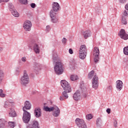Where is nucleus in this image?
<instances>
[{"instance_id": "21", "label": "nucleus", "mask_w": 128, "mask_h": 128, "mask_svg": "<svg viewBox=\"0 0 128 128\" xmlns=\"http://www.w3.org/2000/svg\"><path fill=\"white\" fill-rule=\"evenodd\" d=\"M40 70V65L38 64H36L34 66V72L36 74H38Z\"/></svg>"}, {"instance_id": "35", "label": "nucleus", "mask_w": 128, "mask_h": 128, "mask_svg": "<svg viewBox=\"0 0 128 128\" xmlns=\"http://www.w3.org/2000/svg\"><path fill=\"white\" fill-rule=\"evenodd\" d=\"M122 22L123 24H128L126 22V18L124 16L122 17Z\"/></svg>"}, {"instance_id": "23", "label": "nucleus", "mask_w": 128, "mask_h": 128, "mask_svg": "<svg viewBox=\"0 0 128 128\" xmlns=\"http://www.w3.org/2000/svg\"><path fill=\"white\" fill-rule=\"evenodd\" d=\"M86 56V52H79V58L80 60H84Z\"/></svg>"}, {"instance_id": "9", "label": "nucleus", "mask_w": 128, "mask_h": 128, "mask_svg": "<svg viewBox=\"0 0 128 128\" xmlns=\"http://www.w3.org/2000/svg\"><path fill=\"white\" fill-rule=\"evenodd\" d=\"M75 122L76 126H78L80 128H86V124L83 120L76 118Z\"/></svg>"}, {"instance_id": "8", "label": "nucleus", "mask_w": 128, "mask_h": 128, "mask_svg": "<svg viewBox=\"0 0 128 128\" xmlns=\"http://www.w3.org/2000/svg\"><path fill=\"white\" fill-rule=\"evenodd\" d=\"M50 16L51 18V22L54 24L58 22V17L56 16V13L54 10H51L50 12Z\"/></svg>"}, {"instance_id": "12", "label": "nucleus", "mask_w": 128, "mask_h": 128, "mask_svg": "<svg viewBox=\"0 0 128 128\" xmlns=\"http://www.w3.org/2000/svg\"><path fill=\"white\" fill-rule=\"evenodd\" d=\"M26 128H40V124L38 121L34 120L32 124H28Z\"/></svg>"}, {"instance_id": "36", "label": "nucleus", "mask_w": 128, "mask_h": 128, "mask_svg": "<svg viewBox=\"0 0 128 128\" xmlns=\"http://www.w3.org/2000/svg\"><path fill=\"white\" fill-rule=\"evenodd\" d=\"M0 98H6V94H4V90L0 89Z\"/></svg>"}, {"instance_id": "24", "label": "nucleus", "mask_w": 128, "mask_h": 128, "mask_svg": "<svg viewBox=\"0 0 128 128\" xmlns=\"http://www.w3.org/2000/svg\"><path fill=\"white\" fill-rule=\"evenodd\" d=\"M79 52H86V45H82L80 46Z\"/></svg>"}, {"instance_id": "7", "label": "nucleus", "mask_w": 128, "mask_h": 128, "mask_svg": "<svg viewBox=\"0 0 128 128\" xmlns=\"http://www.w3.org/2000/svg\"><path fill=\"white\" fill-rule=\"evenodd\" d=\"M93 54L94 56V60L95 62H98L100 60V49L98 47L94 48Z\"/></svg>"}, {"instance_id": "29", "label": "nucleus", "mask_w": 128, "mask_h": 128, "mask_svg": "<svg viewBox=\"0 0 128 128\" xmlns=\"http://www.w3.org/2000/svg\"><path fill=\"white\" fill-rule=\"evenodd\" d=\"M9 116H12V118H14L15 116H16V111L14 110H12L9 113Z\"/></svg>"}, {"instance_id": "19", "label": "nucleus", "mask_w": 128, "mask_h": 128, "mask_svg": "<svg viewBox=\"0 0 128 128\" xmlns=\"http://www.w3.org/2000/svg\"><path fill=\"white\" fill-rule=\"evenodd\" d=\"M116 88L118 90H121L122 88V82L120 80H117L116 82Z\"/></svg>"}, {"instance_id": "45", "label": "nucleus", "mask_w": 128, "mask_h": 128, "mask_svg": "<svg viewBox=\"0 0 128 128\" xmlns=\"http://www.w3.org/2000/svg\"><path fill=\"white\" fill-rule=\"evenodd\" d=\"M128 12H126V10H124L123 13L124 16H128Z\"/></svg>"}, {"instance_id": "20", "label": "nucleus", "mask_w": 128, "mask_h": 128, "mask_svg": "<svg viewBox=\"0 0 128 128\" xmlns=\"http://www.w3.org/2000/svg\"><path fill=\"white\" fill-rule=\"evenodd\" d=\"M90 34L91 33L90 30H86L83 32L84 38L86 39L88 38H90Z\"/></svg>"}, {"instance_id": "40", "label": "nucleus", "mask_w": 128, "mask_h": 128, "mask_svg": "<svg viewBox=\"0 0 128 128\" xmlns=\"http://www.w3.org/2000/svg\"><path fill=\"white\" fill-rule=\"evenodd\" d=\"M56 108V106H54L52 107L49 108V112H54V110Z\"/></svg>"}, {"instance_id": "16", "label": "nucleus", "mask_w": 128, "mask_h": 128, "mask_svg": "<svg viewBox=\"0 0 128 128\" xmlns=\"http://www.w3.org/2000/svg\"><path fill=\"white\" fill-rule=\"evenodd\" d=\"M52 10L54 12H58L60 10V4L58 2H54L52 4Z\"/></svg>"}, {"instance_id": "6", "label": "nucleus", "mask_w": 128, "mask_h": 128, "mask_svg": "<svg viewBox=\"0 0 128 128\" xmlns=\"http://www.w3.org/2000/svg\"><path fill=\"white\" fill-rule=\"evenodd\" d=\"M22 120L24 124H28L30 120L31 115L27 110H23Z\"/></svg>"}, {"instance_id": "44", "label": "nucleus", "mask_w": 128, "mask_h": 128, "mask_svg": "<svg viewBox=\"0 0 128 128\" xmlns=\"http://www.w3.org/2000/svg\"><path fill=\"white\" fill-rule=\"evenodd\" d=\"M62 44H66V38H64L62 39Z\"/></svg>"}, {"instance_id": "3", "label": "nucleus", "mask_w": 128, "mask_h": 128, "mask_svg": "<svg viewBox=\"0 0 128 128\" xmlns=\"http://www.w3.org/2000/svg\"><path fill=\"white\" fill-rule=\"evenodd\" d=\"M20 84L22 86H26V84H30V77L26 70H24L23 76L21 77L20 80Z\"/></svg>"}, {"instance_id": "5", "label": "nucleus", "mask_w": 128, "mask_h": 128, "mask_svg": "<svg viewBox=\"0 0 128 128\" xmlns=\"http://www.w3.org/2000/svg\"><path fill=\"white\" fill-rule=\"evenodd\" d=\"M28 46L30 48H33L36 54H40V46H38V44L35 42V41H31L29 44Z\"/></svg>"}, {"instance_id": "2", "label": "nucleus", "mask_w": 128, "mask_h": 128, "mask_svg": "<svg viewBox=\"0 0 128 128\" xmlns=\"http://www.w3.org/2000/svg\"><path fill=\"white\" fill-rule=\"evenodd\" d=\"M88 78L92 80V87L94 90H96L98 88V77L96 76V74L94 73V70L90 72L88 74Z\"/></svg>"}, {"instance_id": "34", "label": "nucleus", "mask_w": 128, "mask_h": 128, "mask_svg": "<svg viewBox=\"0 0 128 128\" xmlns=\"http://www.w3.org/2000/svg\"><path fill=\"white\" fill-rule=\"evenodd\" d=\"M22 62H26V58L22 57L21 58V60H20L18 62L20 64H21Z\"/></svg>"}, {"instance_id": "30", "label": "nucleus", "mask_w": 128, "mask_h": 128, "mask_svg": "<svg viewBox=\"0 0 128 128\" xmlns=\"http://www.w3.org/2000/svg\"><path fill=\"white\" fill-rule=\"evenodd\" d=\"M4 70L0 69V82L2 80V78H4Z\"/></svg>"}, {"instance_id": "51", "label": "nucleus", "mask_w": 128, "mask_h": 128, "mask_svg": "<svg viewBox=\"0 0 128 128\" xmlns=\"http://www.w3.org/2000/svg\"><path fill=\"white\" fill-rule=\"evenodd\" d=\"M108 88L110 90H112V86H110Z\"/></svg>"}, {"instance_id": "31", "label": "nucleus", "mask_w": 128, "mask_h": 128, "mask_svg": "<svg viewBox=\"0 0 128 128\" xmlns=\"http://www.w3.org/2000/svg\"><path fill=\"white\" fill-rule=\"evenodd\" d=\"M78 79V77L76 75H72L70 76L71 80L74 81Z\"/></svg>"}, {"instance_id": "17", "label": "nucleus", "mask_w": 128, "mask_h": 128, "mask_svg": "<svg viewBox=\"0 0 128 128\" xmlns=\"http://www.w3.org/2000/svg\"><path fill=\"white\" fill-rule=\"evenodd\" d=\"M80 91L77 90L74 92L73 96V98L74 100H78L80 98Z\"/></svg>"}, {"instance_id": "25", "label": "nucleus", "mask_w": 128, "mask_h": 128, "mask_svg": "<svg viewBox=\"0 0 128 128\" xmlns=\"http://www.w3.org/2000/svg\"><path fill=\"white\" fill-rule=\"evenodd\" d=\"M11 12L12 16H15L16 18H18V16H20V14L18 12V11H16V9L11 10Z\"/></svg>"}, {"instance_id": "38", "label": "nucleus", "mask_w": 128, "mask_h": 128, "mask_svg": "<svg viewBox=\"0 0 128 128\" xmlns=\"http://www.w3.org/2000/svg\"><path fill=\"white\" fill-rule=\"evenodd\" d=\"M86 120H92V114H88L86 116Z\"/></svg>"}, {"instance_id": "26", "label": "nucleus", "mask_w": 128, "mask_h": 128, "mask_svg": "<svg viewBox=\"0 0 128 128\" xmlns=\"http://www.w3.org/2000/svg\"><path fill=\"white\" fill-rule=\"evenodd\" d=\"M53 62H56L57 60H58V54L56 52H53L52 55Z\"/></svg>"}, {"instance_id": "41", "label": "nucleus", "mask_w": 128, "mask_h": 128, "mask_svg": "<svg viewBox=\"0 0 128 128\" xmlns=\"http://www.w3.org/2000/svg\"><path fill=\"white\" fill-rule=\"evenodd\" d=\"M44 110H45V112H49L50 108L48 106H44Z\"/></svg>"}, {"instance_id": "27", "label": "nucleus", "mask_w": 128, "mask_h": 128, "mask_svg": "<svg viewBox=\"0 0 128 128\" xmlns=\"http://www.w3.org/2000/svg\"><path fill=\"white\" fill-rule=\"evenodd\" d=\"M96 124L98 126H102V118H98L96 121Z\"/></svg>"}, {"instance_id": "43", "label": "nucleus", "mask_w": 128, "mask_h": 128, "mask_svg": "<svg viewBox=\"0 0 128 128\" xmlns=\"http://www.w3.org/2000/svg\"><path fill=\"white\" fill-rule=\"evenodd\" d=\"M30 6H31V8H36V5L34 3H32L30 4Z\"/></svg>"}, {"instance_id": "37", "label": "nucleus", "mask_w": 128, "mask_h": 128, "mask_svg": "<svg viewBox=\"0 0 128 128\" xmlns=\"http://www.w3.org/2000/svg\"><path fill=\"white\" fill-rule=\"evenodd\" d=\"M20 4H28V0H19Z\"/></svg>"}, {"instance_id": "52", "label": "nucleus", "mask_w": 128, "mask_h": 128, "mask_svg": "<svg viewBox=\"0 0 128 128\" xmlns=\"http://www.w3.org/2000/svg\"><path fill=\"white\" fill-rule=\"evenodd\" d=\"M4 50V48L0 46V52H2Z\"/></svg>"}, {"instance_id": "28", "label": "nucleus", "mask_w": 128, "mask_h": 128, "mask_svg": "<svg viewBox=\"0 0 128 128\" xmlns=\"http://www.w3.org/2000/svg\"><path fill=\"white\" fill-rule=\"evenodd\" d=\"M13 104L14 103L12 102H10L8 101L6 102L4 104V108H10L12 106Z\"/></svg>"}, {"instance_id": "47", "label": "nucleus", "mask_w": 128, "mask_h": 128, "mask_svg": "<svg viewBox=\"0 0 128 128\" xmlns=\"http://www.w3.org/2000/svg\"><path fill=\"white\" fill-rule=\"evenodd\" d=\"M119 2L121 4H124V2H126V0H119Z\"/></svg>"}, {"instance_id": "11", "label": "nucleus", "mask_w": 128, "mask_h": 128, "mask_svg": "<svg viewBox=\"0 0 128 128\" xmlns=\"http://www.w3.org/2000/svg\"><path fill=\"white\" fill-rule=\"evenodd\" d=\"M32 22L28 20H26L24 22L23 24V27L24 30L26 31L30 32V30H32Z\"/></svg>"}, {"instance_id": "18", "label": "nucleus", "mask_w": 128, "mask_h": 128, "mask_svg": "<svg viewBox=\"0 0 128 128\" xmlns=\"http://www.w3.org/2000/svg\"><path fill=\"white\" fill-rule=\"evenodd\" d=\"M60 110L58 107V106H56L52 113V114L54 116L58 117V116H60Z\"/></svg>"}, {"instance_id": "48", "label": "nucleus", "mask_w": 128, "mask_h": 128, "mask_svg": "<svg viewBox=\"0 0 128 128\" xmlns=\"http://www.w3.org/2000/svg\"><path fill=\"white\" fill-rule=\"evenodd\" d=\"M10 1V0H0V2H8Z\"/></svg>"}, {"instance_id": "39", "label": "nucleus", "mask_w": 128, "mask_h": 128, "mask_svg": "<svg viewBox=\"0 0 128 128\" xmlns=\"http://www.w3.org/2000/svg\"><path fill=\"white\" fill-rule=\"evenodd\" d=\"M9 8L10 12H12V10L15 9L14 6V5H12V4H9Z\"/></svg>"}, {"instance_id": "10", "label": "nucleus", "mask_w": 128, "mask_h": 128, "mask_svg": "<svg viewBox=\"0 0 128 128\" xmlns=\"http://www.w3.org/2000/svg\"><path fill=\"white\" fill-rule=\"evenodd\" d=\"M118 36L122 38V40H126L128 39V34L126 32V30L124 29H121L120 30L118 33Z\"/></svg>"}, {"instance_id": "14", "label": "nucleus", "mask_w": 128, "mask_h": 128, "mask_svg": "<svg viewBox=\"0 0 128 128\" xmlns=\"http://www.w3.org/2000/svg\"><path fill=\"white\" fill-rule=\"evenodd\" d=\"M32 108V104L28 100H26L24 102V106L22 108L23 110H30Z\"/></svg>"}, {"instance_id": "15", "label": "nucleus", "mask_w": 128, "mask_h": 128, "mask_svg": "<svg viewBox=\"0 0 128 128\" xmlns=\"http://www.w3.org/2000/svg\"><path fill=\"white\" fill-rule=\"evenodd\" d=\"M81 96H83L84 98H86V96H88V89L86 88V87L83 86L81 88Z\"/></svg>"}, {"instance_id": "22", "label": "nucleus", "mask_w": 128, "mask_h": 128, "mask_svg": "<svg viewBox=\"0 0 128 128\" xmlns=\"http://www.w3.org/2000/svg\"><path fill=\"white\" fill-rule=\"evenodd\" d=\"M6 124V121L4 119H0V128H4Z\"/></svg>"}, {"instance_id": "49", "label": "nucleus", "mask_w": 128, "mask_h": 128, "mask_svg": "<svg viewBox=\"0 0 128 128\" xmlns=\"http://www.w3.org/2000/svg\"><path fill=\"white\" fill-rule=\"evenodd\" d=\"M69 53L70 54H74V51H72V48L69 49Z\"/></svg>"}, {"instance_id": "4", "label": "nucleus", "mask_w": 128, "mask_h": 128, "mask_svg": "<svg viewBox=\"0 0 128 128\" xmlns=\"http://www.w3.org/2000/svg\"><path fill=\"white\" fill-rule=\"evenodd\" d=\"M62 64L60 62H56V65L54 67V72L56 74L60 76L64 72V69L62 68Z\"/></svg>"}, {"instance_id": "53", "label": "nucleus", "mask_w": 128, "mask_h": 128, "mask_svg": "<svg viewBox=\"0 0 128 128\" xmlns=\"http://www.w3.org/2000/svg\"><path fill=\"white\" fill-rule=\"evenodd\" d=\"M16 72H20V68H16Z\"/></svg>"}, {"instance_id": "50", "label": "nucleus", "mask_w": 128, "mask_h": 128, "mask_svg": "<svg viewBox=\"0 0 128 128\" xmlns=\"http://www.w3.org/2000/svg\"><path fill=\"white\" fill-rule=\"evenodd\" d=\"M106 112H108V114H110V108H108L106 110Z\"/></svg>"}, {"instance_id": "46", "label": "nucleus", "mask_w": 128, "mask_h": 128, "mask_svg": "<svg viewBox=\"0 0 128 128\" xmlns=\"http://www.w3.org/2000/svg\"><path fill=\"white\" fill-rule=\"evenodd\" d=\"M46 32H49L50 30V26H46Z\"/></svg>"}, {"instance_id": "33", "label": "nucleus", "mask_w": 128, "mask_h": 128, "mask_svg": "<svg viewBox=\"0 0 128 128\" xmlns=\"http://www.w3.org/2000/svg\"><path fill=\"white\" fill-rule=\"evenodd\" d=\"M10 128H14L16 126V124H14V122H9L8 123Z\"/></svg>"}, {"instance_id": "32", "label": "nucleus", "mask_w": 128, "mask_h": 128, "mask_svg": "<svg viewBox=\"0 0 128 128\" xmlns=\"http://www.w3.org/2000/svg\"><path fill=\"white\" fill-rule=\"evenodd\" d=\"M124 54L125 56H128V46L124 48Z\"/></svg>"}, {"instance_id": "1", "label": "nucleus", "mask_w": 128, "mask_h": 128, "mask_svg": "<svg viewBox=\"0 0 128 128\" xmlns=\"http://www.w3.org/2000/svg\"><path fill=\"white\" fill-rule=\"evenodd\" d=\"M61 86L64 90V92H62V96L60 97V100H64L66 98H68V92H72V87L68 84V82L66 80H62Z\"/></svg>"}, {"instance_id": "42", "label": "nucleus", "mask_w": 128, "mask_h": 128, "mask_svg": "<svg viewBox=\"0 0 128 128\" xmlns=\"http://www.w3.org/2000/svg\"><path fill=\"white\" fill-rule=\"evenodd\" d=\"M114 128H118V121L116 120H115L114 122Z\"/></svg>"}, {"instance_id": "13", "label": "nucleus", "mask_w": 128, "mask_h": 128, "mask_svg": "<svg viewBox=\"0 0 128 128\" xmlns=\"http://www.w3.org/2000/svg\"><path fill=\"white\" fill-rule=\"evenodd\" d=\"M34 114L36 118H40L42 116V110L40 108H36L34 110Z\"/></svg>"}]
</instances>
